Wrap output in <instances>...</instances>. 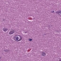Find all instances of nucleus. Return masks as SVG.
Wrapping results in <instances>:
<instances>
[{
    "label": "nucleus",
    "mask_w": 61,
    "mask_h": 61,
    "mask_svg": "<svg viewBox=\"0 0 61 61\" xmlns=\"http://www.w3.org/2000/svg\"><path fill=\"white\" fill-rule=\"evenodd\" d=\"M42 55L43 56H45L46 55V53L44 52H42L41 53Z\"/></svg>",
    "instance_id": "20e7f679"
},
{
    "label": "nucleus",
    "mask_w": 61,
    "mask_h": 61,
    "mask_svg": "<svg viewBox=\"0 0 61 61\" xmlns=\"http://www.w3.org/2000/svg\"><path fill=\"white\" fill-rule=\"evenodd\" d=\"M56 13L57 14H59V13H60V11H56Z\"/></svg>",
    "instance_id": "39448f33"
},
{
    "label": "nucleus",
    "mask_w": 61,
    "mask_h": 61,
    "mask_svg": "<svg viewBox=\"0 0 61 61\" xmlns=\"http://www.w3.org/2000/svg\"><path fill=\"white\" fill-rule=\"evenodd\" d=\"M29 40L30 41H32V39H29Z\"/></svg>",
    "instance_id": "423d86ee"
},
{
    "label": "nucleus",
    "mask_w": 61,
    "mask_h": 61,
    "mask_svg": "<svg viewBox=\"0 0 61 61\" xmlns=\"http://www.w3.org/2000/svg\"><path fill=\"white\" fill-rule=\"evenodd\" d=\"M60 13L61 14V11H60Z\"/></svg>",
    "instance_id": "0eeeda50"
},
{
    "label": "nucleus",
    "mask_w": 61,
    "mask_h": 61,
    "mask_svg": "<svg viewBox=\"0 0 61 61\" xmlns=\"http://www.w3.org/2000/svg\"><path fill=\"white\" fill-rule=\"evenodd\" d=\"M13 39L15 41H20L22 40V37L21 36L16 35L14 36Z\"/></svg>",
    "instance_id": "f257e3e1"
},
{
    "label": "nucleus",
    "mask_w": 61,
    "mask_h": 61,
    "mask_svg": "<svg viewBox=\"0 0 61 61\" xmlns=\"http://www.w3.org/2000/svg\"><path fill=\"white\" fill-rule=\"evenodd\" d=\"M53 13H54V11H53V12H52V13H53Z\"/></svg>",
    "instance_id": "6e6552de"
},
{
    "label": "nucleus",
    "mask_w": 61,
    "mask_h": 61,
    "mask_svg": "<svg viewBox=\"0 0 61 61\" xmlns=\"http://www.w3.org/2000/svg\"><path fill=\"white\" fill-rule=\"evenodd\" d=\"M3 30L4 31V32H6V31L7 30H8V28H5V27L3 29Z\"/></svg>",
    "instance_id": "7ed1b4c3"
},
{
    "label": "nucleus",
    "mask_w": 61,
    "mask_h": 61,
    "mask_svg": "<svg viewBox=\"0 0 61 61\" xmlns=\"http://www.w3.org/2000/svg\"><path fill=\"white\" fill-rule=\"evenodd\" d=\"M15 32V30H12L11 29L9 33V34L10 35H12Z\"/></svg>",
    "instance_id": "f03ea898"
}]
</instances>
